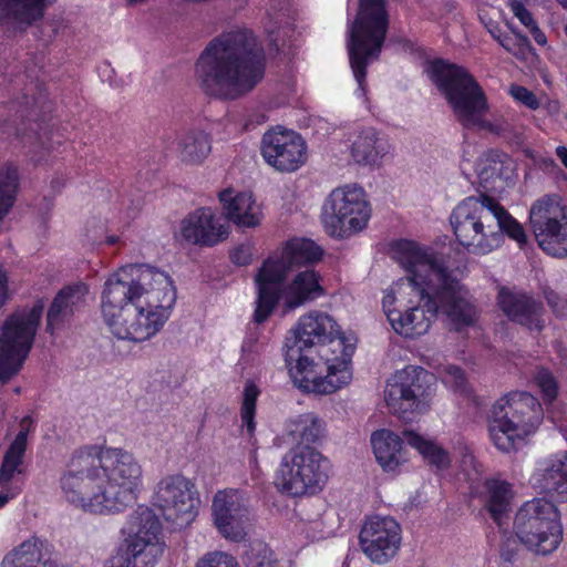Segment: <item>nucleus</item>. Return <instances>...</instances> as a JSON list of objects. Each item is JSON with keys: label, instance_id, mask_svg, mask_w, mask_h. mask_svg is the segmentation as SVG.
<instances>
[{"label": "nucleus", "instance_id": "1", "mask_svg": "<svg viewBox=\"0 0 567 567\" xmlns=\"http://www.w3.org/2000/svg\"><path fill=\"white\" fill-rule=\"evenodd\" d=\"M393 258L405 276L384 289L381 303L396 333L406 338L426 333L439 311L458 331L476 322L472 296L432 248L400 240L393 246Z\"/></svg>", "mask_w": 567, "mask_h": 567}, {"label": "nucleus", "instance_id": "29", "mask_svg": "<svg viewBox=\"0 0 567 567\" xmlns=\"http://www.w3.org/2000/svg\"><path fill=\"white\" fill-rule=\"evenodd\" d=\"M497 306L512 321L529 328H539V307L532 298L502 287L497 295Z\"/></svg>", "mask_w": 567, "mask_h": 567}, {"label": "nucleus", "instance_id": "4", "mask_svg": "<svg viewBox=\"0 0 567 567\" xmlns=\"http://www.w3.org/2000/svg\"><path fill=\"white\" fill-rule=\"evenodd\" d=\"M285 343V360L293 384L307 393L330 394L352 380V343L326 311L302 315Z\"/></svg>", "mask_w": 567, "mask_h": 567}, {"label": "nucleus", "instance_id": "39", "mask_svg": "<svg viewBox=\"0 0 567 567\" xmlns=\"http://www.w3.org/2000/svg\"><path fill=\"white\" fill-rule=\"evenodd\" d=\"M441 378L443 383L454 392H460L461 394L468 392L466 379L458 367L444 365L441 370Z\"/></svg>", "mask_w": 567, "mask_h": 567}, {"label": "nucleus", "instance_id": "21", "mask_svg": "<svg viewBox=\"0 0 567 567\" xmlns=\"http://www.w3.org/2000/svg\"><path fill=\"white\" fill-rule=\"evenodd\" d=\"M401 542V526L390 516H371L365 519L360 530L363 554L379 565L386 564L398 554Z\"/></svg>", "mask_w": 567, "mask_h": 567}, {"label": "nucleus", "instance_id": "16", "mask_svg": "<svg viewBox=\"0 0 567 567\" xmlns=\"http://www.w3.org/2000/svg\"><path fill=\"white\" fill-rule=\"evenodd\" d=\"M370 218L371 205L360 186L338 187L326 199L322 223L326 233L331 237L351 238L365 229Z\"/></svg>", "mask_w": 567, "mask_h": 567}, {"label": "nucleus", "instance_id": "11", "mask_svg": "<svg viewBox=\"0 0 567 567\" xmlns=\"http://www.w3.org/2000/svg\"><path fill=\"white\" fill-rule=\"evenodd\" d=\"M513 528L519 543L535 556L551 555L564 539L560 512L556 504L543 497L526 501L518 507Z\"/></svg>", "mask_w": 567, "mask_h": 567}, {"label": "nucleus", "instance_id": "6", "mask_svg": "<svg viewBox=\"0 0 567 567\" xmlns=\"http://www.w3.org/2000/svg\"><path fill=\"white\" fill-rule=\"evenodd\" d=\"M196 73L205 93L226 100L241 97L264 79V49L249 31L224 33L202 53Z\"/></svg>", "mask_w": 567, "mask_h": 567}, {"label": "nucleus", "instance_id": "34", "mask_svg": "<svg viewBox=\"0 0 567 567\" xmlns=\"http://www.w3.org/2000/svg\"><path fill=\"white\" fill-rule=\"evenodd\" d=\"M20 188V173L16 165H0V226L12 210Z\"/></svg>", "mask_w": 567, "mask_h": 567}, {"label": "nucleus", "instance_id": "22", "mask_svg": "<svg viewBox=\"0 0 567 567\" xmlns=\"http://www.w3.org/2000/svg\"><path fill=\"white\" fill-rule=\"evenodd\" d=\"M31 420L24 417L20 423V431L3 453L0 465V508L14 499L22 491L17 476L23 473V458L28 446V434Z\"/></svg>", "mask_w": 567, "mask_h": 567}, {"label": "nucleus", "instance_id": "52", "mask_svg": "<svg viewBox=\"0 0 567 567\" xmlns=\"http://www.w3.org/2000/svg\"><path fill=\"white\" fill-rule=\"evenodd\" d=\"M151 0H125V4L128 8H136L148 3Z\"/></svg>", "mask_w": 567, "mask_h": 567}, {"label": "nucleus", "instance_id": "25", "mask_svg": "<svg viewBox=\"0 0 567 567\" xmlns=\"http://www.w3.org/2000/svg\"><path fill=\"white\" fill-rule=\"evenodd\" d=\"M351 158L361 165L378 166L391 155L392 145L372 127L351 131L347 138Z\"/></svg>", "mask_w": 567, "mask_h": 567}, {"label": "nucleus", "instance_id": "54", "mask_svg": "<svg viewBox=\"0 0 567 567\" xmlns=\"http://www.w3.org/2000/svg\"><path fill=\"white\" fill-rule=\"evenodd\" d=\"M6 18H8V19H11V20H12V18H11V17H9V16L7 14V12H4V11H1V10H0V20H1V19H6Z\"/></svg>", "mask_w": 567, "mask_h": 567}, {"label": "nucleus", "instance_id": "27", "mask_svg": "<svg viewBox=\"0 0 567 567\" xmlns=\"http://www.w3.org/2000/svg\"><path fill=\"white\" fill-rule=\"evenodd\" d=\"M374 457L386 473H398L409 462L402 439L391 430L381 429L371 434Z\"/></svg>", "mask_w": 567, "mask_h": 567}, {"label": "nucleus", "instance_id": "35", "mask_svg": "<svg viewBox=\"0 0 567 567\" xmlns=\"http://www.w3.org/2000/svg\"><path fill=\"white\" fill-rule=\"evenodd\" d=\"M403 436L406 443L415 449L431 465L440 470L446 468L450 465L451 460L449 453L434 441L409 430L403 432Z\"/></svg>", "mask_w": 567, "mask_h": 567}, {"label": "nucleus", "instance_id": "41", "mask_svg": "<svg viewBox=\"0 0 567 567\" xmlns=\"http://www.w3.org/2000/svg\"><path fill=\"white\" fill-rule=\"evenodd\" d=\"M331 516L326 514L315 520H311L306 526L307 535L312 539H321L329 537L333 534V527L328 523L331 520Z\"/></svg>", "mask_w": 567, "mask_h": 567}, {"label": "nucleus", "instance_id": "47", "mask_svg": "<svg viewBox=\"0 0 567 567\" xmlns=\"http://www.w3.org/2000/svg\"><path fill=\"white\" fill-rule=\"evenodd\" d=\"M462 466L465 472H468L470 468L473 470V472L478 473L480 472V465L477 464L475 457L473 456L472 452L465 447L464 454L462 458ZM470 475V473H467Z\"/></svg>", "mask_w": 567, "mask_h": 567}, {"label": "nucleus", "instance_id": "48", "mask_svg": "<svg viewBox=\"0 0 567 567\" xmlns=\"http://www.w3.org/2000/svg\"><path fill=\"white\" fill-rule=\"evenodd\" d=\"M482 22L484 23L485 28L489 32V34L502 45V41H504L505 37H503L499 25L492 21L491 19L488 21H485L483 17H481Z\"/></svg>", "mask_w": 567, "mask_h": 567}, {"label": "nucleus", "instance_id": "37", "mask_svg": "<svg viewBox=\"0 0 567 567\" xmlns=\"http://www.w3.org/2000/svg\"><path fill=\"white\" fill-rule=\"evenodd\" d=\"M259 394L260 390L255 382L250 380L245 382L241 393L240 419L249 434H252L256 429V402Z\"/></svg>", "mask_w": 567, "mask_h": 567}, {"label": "nucleus", "instance_id": "13", "mask_svg": "<svg viewBox=\"0 0 567 567\" xmlns=\"http://www.w3.org/2000/svg\"><path fill=\"white\" fill-rule=\"evenodd\" d=\"M127 536L116 547L105 567H155L165 543L161 523L147 507H138L127 520Z\"/></svg>", "mask_w": 567, "mask_h": 567}, {"label": "nucleus", "instance_id": "50", "mask_svg": "<svg viewBox=\"0 0 567 567\" xmlns=\"http://www.w3.org/2000/svg\"><path fill=\"white\" fill-rule=\"evenodd\" d=\"M546 298H547V301L548 303L550 305V307L555 310V311H558L557 310V306H558V297L557 295L554 292V291H549L546 293Z\"/></svg>", "mask_w": 567, "mask_h": 567}, {"label": "nucleus", "instance_id": "8", "mask_svg": "<svg viewBox=\"0 0 567 567\" xmlns=\"http://www.w3.org/2000/svg\"><path fill=\"white\" fill-rule=\"evenodd\" d=\"M430 80L445 96L456 118L467 127H489L485 94L468 71L443 60L426 68Z\"/></svg>", "mask_w": 567, "mask_h": 567}, {"label": "nucleus", "instance_id": "36", "mask_svg": "<svg viewBox=\"0 0 567 567\" xmlns=\"http://www.w3.org/2000/svg\"><path fill=\"white\" fill-rule=\"evenodd\" d=\"M42 546L43 543L40 538L31 536L13 548L6 556L3 563L19 567H39Z\"/></svg>", "mask_w": 567, "mask_h": 567}, {"label": "nucleus", "instance_id": "46", "mask_svg": "<svg viewBox=\"0 0 567 567\" xmlns=\"http://www.w3.org/2000/svg\"><path fill=\"white\" fill-rule=\"evenodd\" d=\"M230 258L237 265H247L251 260L250 249L248 247L240 246L231 252Z\"/></svg>", "mask_w": 567, "mask_h": 567}, {"label": "nucleus", "instance_id": "23", "mask_svg": "<svg viewBox=\"0 0 567 567\" xmlns=\"http://www.w3.org/2000/svg\"><path fill=\"white\" fill-rule=\"evenodd\" d=\"M179 234L190 244L214 246L228 237L229 227L214 209L202 207L181 221Z\"/></svg>", "mask_w": 567, "mask_h": 567}, {"label": "nucleus", "instance_id": "26", "mask_svg": "<svg viewBox=\"0 0 567 567\" xmlns=\"http://www.w3.org/2000/svg\"><path fill=\"white\" fill-rule=\"evenodd\" d=\"M474 174L482 188L501 194L513 177L514 163L506 154L489 151L477 157Z\"/></svg>", "mask_w": 567, "mask_h": 567}, {"label": "nucleus", "instance_id": "19", "mask_svg": "<svg viewBox=\"0 0 567 567\" xmlns=\"http://www.w3.org/2000/svg\"><path fill=\"white\" fill-rule=\"evenodd\" d=\"M567 217L561 197L546 196L536 200L529 210V221L538 245L554 257H564L567 251L563 233Z\"/></svg>", "mask_w": 567, "mask_h": 567}, {"label": "nucleus", "instance_id": "12", "mask_svg": "<svg viewBox=\"0 0 567 567\" xmlns=\"http://www.w3.org/2000/svg\"><path fill=\"white\" fill-rule=\"evenodd\" d=\"M386 30L385 0H360L357 18L348 31L350 64L360 90L367 65L381 52Z\"/></svg>", "mask_w": 567, "mask_h": 567}, {"label": "nucleus", "instance_id": "40", "mask_svg": "<svg viewBox=\"0 0 567 567\" xmlns=\"http://www.w3.org/2000/svg\"><path fill=\"white\" fill-rule=\"evenodd\" d=\"M195 567H239L236 559L224 551H212L198 559Z\"/></svg>", "mask_w": 567, "mask_h": 567}, {"label": "nucleus", "instance_id": "24", "mask_svg": "<svg viewBox=\"0 0 567 567\" xmlns=\"http://www.w3.org/2000/svg\"><path fill=\"white\" fill-rule=\"evenodd\" d=\"M224 216L237 227L255 228L262 220V209L251 192L227 187L217 195Z\"/></svg>", "mask_w": 567, "mask_h": 567}, {"label": "nucleus", "instance_id": "9", "mask_svg": "<svg viewBox=\"0 0 567 567\" xmlns=\"http://www.w3.org/2000/svg\"><path fill=\"white\" fill-rule=\"evenodd\" d=\"M542 420V408L534 395L511 392L497 400L492 408L488 424L491 441L499 451L509 452L533 434Z\"/></svg>", "mask_w": 567, "mask_h": 567}, {"label": "nucleus", "instance_id": "51", "mask_svg": "<svg viewBox=\"0 0 567 567\" xmlns=\"http://www.w3.org/2000/svg\"><path fill=\"white\" fill-rule=\"evenodd\" d=\"M557 154H558L561 163L567 167V147L566 146H558L557 147Z\"/></svg>", "mask_w": 567, "mask_h": 567}, {"label": "nucleus", "instance_id": "3", "mask_svg": "<svg viewBox=\"0 0 567 567\" xmlns=\"http://www.w3.org/2000/svg\"><path fill=\"white\" fill-rule=\"evenodd\" d=\"M176 299L177 289L167 271L147 264L127 265L105 281L101 311L115 338L144 342L164 328Z\"/></svg>", "mask_w": 567, "mask_h": 567}, {"label": "nucleus", "instance_id": "20", "mask_svg": "<svg viewBox=\"0 0 567 567\" xmlns=\"http://www.w3.org/2000/svg\"><path fill=\"white\" fill-rule=\"evenodd\" d=\"M261 156L269 166L278 172H296L307 162V144L295 131L277 126L264 134Z\"/></svg>", "mask_w": 567, "mask_h": 567}, {"label": "nucleus", "instance_id": "5", "mask_svg": "<svg viewBox=\"0 0 567 567\" xmlns=\"http://www.w3.org/2000/svg\"><path fill=\"white\" fill-rule=\"evenodd\" d=\"M322 249L310 239L293 238L282 248L280 255L267 258L255 275L254 320L265 322L277 306L288 313L324 296L320 275L306 268L287 280L288 274L297 266L319 261Z\"/></svg>", "mask_w": 567, "mask_h": 567}, {"label": "nucleus", "instance_id": "33", "mask_svg": "<svg viewBox=\"0 0 567 567\" xmlns=\"http://www.w3.org/2000/svg\"><path fill=\"white\" fill-rule=\"evenodd\" d=\"M323 422L313 413L289 417L285 424L286 434L300 443H315L323 435Z\"/></svg>", "mask_w": 567, "mask_h": 567}, {"label": "nucleus", "instance_id": "28", "mask_svg": "<svg viewBox=\"0 0 567 567\" xmlns=\"http://www.w3.org/2000/svg\"><path fill=\"white\" fill-rule=\"evenodd\" d=\"M482 498L493 520L502 526L507 519L515 498L513 485L498 476L486 478L483 484Z\"/></svg>", "mask_w": 567, "mask_h": 567}, {"label": "nucleus", "instance_id": "30", "mask_svg": "<svg viewBox=\"0 0 567 567\" xmlns=\"http://www.w3.org/2000/svg\"><path fill=\"white\" fill-rule=\"evenodd\" d=\"M529 482L540 492H558L567 482V453H558L539 461Z\"/></svg>", "mask_w": 567, "mask_h": 567}, {"label": "nucleus", "instance_id": "10", "mask_svg": "<svg viewBox=\"0 0 567 567\" xmlns=\"http://www.w3.org/2000/svg\"><path fill=\"white\" fill-rule=\"evenodd\" d=\"M41 300L14 309L0 322V388L23 368L35 340L43 316Z\"/></svg>", "mask_w": 567, "mask_h": 567}, {"label": "nucleus", "instance_id": "44", "mask_svg": "<svg viewBox=\"0 0 567 567\" xmlns=\"http://www.w3.org/2000/svg\"><path fill=\"white\" fill-rule=\"evenodd\" d=\"M507 4L513 14L525 28L529 30L534 24H536L532 13L520 0H508Z\"/></svg>", "mask_w": 567, "mask_h": 567}, {"label": "nucleus", "instance_id": "7", "mask_svg": "<svg viewBox=\"0 0 567 567\" xmlns=\"http://www.w3.org/2000/svg\"><path fill=\"white\" fill-rule=\"evenodd\" d=\"M450 220L457 243L471 255L486 256L497 250L504 243V234L520 246L527 240L523 226L485 194L461 200Z\"/></svg>", "mask_w": 567, "mask_h": 567}, {"label": "nucleus", "instance_id": "2", "mask_svg": "<svg viewBox=\"0 0 567 567\" xmlns=\"http://www.w3.org/2000/svg\"><path fill=\"white\" fill-rule=\"evenodd\" d=\"M144 466L131 451L87 444L75 449L59 477L61 497L78 511L112 516L125 512L144 489Z\"/></svg>", "mask_w": 567, "mask_h": 567}, {"label": "nucleus", "instance_id": "31", "mask_svg": "<svg viewBox=\"0 0 567 567\" xmlns=\"http://www.w3.org/2000/svg\"><path fill=\"white\" fill-rule=\"evenodd\" d=\"M86 293L87 287L83 282H75L64 287L56 295L48 311V330L53 331L62 319L71 316Z\"/></svg>", "mask_w": 567, "mask_h": 567}, {"label": "nucleus", "instance_id": "42", "mask_svg": "<svg viewBox=\"0 0 567 567\" xmlns=\"http://www.w3.org/2000/svg\"><path fill=\"white\" fill-rule=\"evenodd\" d=\"M536 383L544 394V399L553 401L557 395V384L554 377L546 370H540L535 377Z\"/></svg>", "mask_w": 567, "mask_h": 567}, {"label": "nucleus", "instance_id": "45", "mask_svg": "<svg viewBox=\"0 0 567 567\" xmlns=\"http://www.w3.org/2000/svg\"><path fill=\"white\" fill-rule=\"evenodd\" d=\"M11 293L8 271L0 265V309L10 299Z\"/></svg>", "mask_w": 567, "mask_h": 567}, {"label": "nucleus", "instance_id": "53", "mask_svg": "<svg viewBox=\"0 0 567 567\" xmlns=\"http://www.w3.org/2000/svg\"><path fill=\"white\" fill-rule=\"evenodd\" d=\"M249 567H272L270 561L250 560Z\"/></svg>", "mask_w": 567, "mask_h": 567}, {"label": "nucleus", "instance_id": "38", "mask_svg": "<svg viewBox=\"0 0 567 567\" xmlns=\"http://www.w3.org/2000/svg\"><path fill=\"white\" fill-rule=\"evenodd\" d=\"M502 47L522 61L533 62L536 59L528 39L516 31H513V37H505Z\"/></svg>", "mask_w": 567, "mask_h": 567}, {"label": "nucleus", "instance_id": "32", "mask_svg": "<svg viewBox=\"0 0 567 567\" xmlns=\"http://www.w3.org/2000/svg\"><path fill=\"white\" fill-rule=\"evenodd\" d=\"M212 152V141L207 133L193 130L183 134L177 142V154L188 165L202 164Z\"/></svg>", "mask_w": 567, "mask_h": 567}, {"label": "nucleus", "instance_id": "17", "mask_svg": "<svg viewBox=\"0 0 567 567\" xmlns=\"http://www.w3.org/2000/svg\"><path fill=\"white\" fill-rule=\"evenodd\" d=\"M153 504L167 522L176 527L190 524L200 505L195 483L183 474H168L159 478L153 493Z\"/></svg>", "mask_w": 567, "mask_h": 567}, {"label": "nucleus", "instance_id": "55", "mask_svg": "<svg viewBox=\"0 0 567 567\" xmlns=\"http://www.w3.org/2000/svg\"><path fill=\"white\" fill-rule=\"evenodd\" d=\"M559 3L565 8L567 7V0H558Z\"/></svg>", "mask_w": 567, "mask_h": 567}, {"label": "nucleus", "instance_id": "49", "mask_svg": "<svg viewBox=\"0 0 567 567\" xmlns=\"http://www.w3.org/2000/svg\"><path fill=\"white\" fill-rule=\"evenodd\" d=\"M534 40L538 43V44H545L546 43V37L545 34L540 31V29L538 28L537 23L534 24L530 29H529Z\"/></svg>", "mask_w": 567, "mask_h": 567}, {"label": "nucleus", "instance_id": "14", "mask_svg": "<svg viewBox=\"0 0 567 567\" xmlns=\"http://www.w3.org/2000/svg\"><path fill=\"white\" fill-rule=\"evenodd\" d=\"M330 463L310 445H297L282 456L275 477L281 493L301 497L320 492L329 477Z\"/></svg>", "mask_w": 567, "mask_h": 567}, {"label": "nucleus", "instance_id": "18", "mask_svg": "<svg viewBox=\"0 0 567 567\" xmlns=\"http://www.w3.org/2000/svg\"><path fill=\"white\" fill-rule=\"evenodd\" d=\"M210 508L213 524L224 538L241 542L248 536L252 517L245 492L236 488L220 489L213 496Z\"/></svg>", "mask_w": 567, "mask_h": 567}, {"label": "nucleus", "instance_id": "15", "mask_svg": "<svg viewBox=\"0 0 567 567\" xmlns=\"http://www.w3.org/2000/svg\"><path fill=\"white\" fill-rule=\"evenodd\" d=\"M433 375L416 365L395 371L386 381L383 399L389 411L405 422L430 409Z\"/></svg>", "mask_w": 567, "mask_h": 567}, {"label": "nucleus", "instance_id": "43", "mask_svg": "<svg viewBox=\"0 0 567 567\" xmlns=\"http://www.w3.org/2000/svg\"><path fill=\"white\" fill-rule=\"evenodd\" d=\"M509 94L516 102L525 105L530 110H536L539 106V101L536 95L524 86L512 85L509 87Z\"/></svg>", "mask_w": 567, "mask_h": 567}]
</instances>
